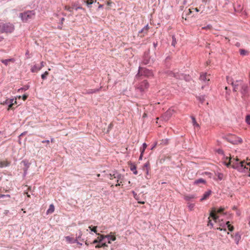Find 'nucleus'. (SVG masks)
<instances>
[{
	"instance_id": "obj_1",
	"label": "nucleus",
	"mask_w": 250,
	"mask_h": 250,
	"mask_svg": "<svg viewBox=\"0 0 250 250\" xmlns=\"http://www.w3.org/2000/svg\"><path fill=\"white\" fill-rule=\"evenodd\" d=\"M36 15L35 10H27L19 14V17L23 22H26L34 19Z\"/></svg>"
},
{
	"instance_id": "obj_2",
	"label": "nucleus",
	"mask_w": 250,
	"mask_h": 250,
	"mask_svg": "<svg viewBox=\"0 0 250 250\" xmlns=\"http://www.w3.org/2000/svg\"><path fill=\"white\" fill-rule=\"evenodd\" d=\"M224 210V208H221L217 210H216L215 208H213L212 209L210 213V216L208 217V226H210L211 227H213V224L211 222V220L210 219V218L211 217L212 219L215 222H217V220L218 219V216L216 215V213H222Z\"/></svg>"
},
{
	"instance_id": "obj_3",
	"label": "nucleus",
	"mask_w": 250,
	"mask_h": 250,
	"mask_svg": "<svg viewBox=\"0 0 250 250\" xmlns=\"http://www.w3.org/2000/svg\"><path fill=\"white\" fill-rule=\"evenodd\" d=\"M153 76L152 72L146 68L139 67L138 69V72L136 75L135 78L138 80L141 76H144L145 77H150Z\"/></svg>"
},
{
	"instance_id": "obj_4",
	"label": "nucleus",
	"mask_w": 250,
	"mask_h": 250,
	"mask_svg": "<svg viewBox=\"0 0 250 250\" xmlns=\"http://www.w3.org/2000/svg\"><path fill=\"white\" fill-rule=\"evenodd\" d=\"M14 30V26L11 23H0V34L3 33H11Z\"/></svg>"
},
{
	"instance_id": "obj_5",
	"label": "nucleus",
	"mask_w": 250,
	"mask_h": 250,
	"mask_svg": "<svg viewBox=\"0 0 250 250\" xmlns=\"http://www.w3.org/2000/svg\"><path fill=\"white\" fill-rule=\"evenodd\" d=\"M240 93L242 95V97H248L249 96L250 89L247 84L242 83L240 86Z\"/></svg>"
},
{
	"instance_id": "obj_6",
	"label": "nucleus",
	"mask_w": 250,
	"mask_h": 250,
	"mask_svg": "<svg viewBox=\"0 0 250 250\" xmlns=\"http://www.w3.org/2000/svg\"><path fill=\"white\" fill-rule=\"evenodd\" d=\"M149 86L148 83L146 80H144L140 83L136 87V90L141 92H144Z\"/></svg>"
},
{
	"instance_id": "obj_7",
	"label": "nucleus",
	"mask_w": 250,
	"mask_h": 250,
	"mask_svg": "<svg viewBox=\"0 0 250 250\" xmlns=\"http://www.w3.org/2000/svg\"><path fill=\"white\" fill-rule=\"evenodd\" d=\"M174 113V109L169 108L166 112H165L161 116V119L165 121H168Z\"/></svg>"
},
{
	"instance_id": "obj_8",
	"label": "nucleus",
	"mask_w": 250,
	"mask_h": 250,
	"mask_svg": "<svg viewBox=\"0 0 250 250\" xmlns=\"http://www.w3.org/2000/svg\"><path fill=\"white\" fill-rule=\"evenodd\" d=\"M142 62L145 65L149 64L153 62V60H151L149 56V50L145 52Z\"/></svg>"
},
{
	"instance_id": "obj_9",
	"label": "nucleus",
	"mask_w": 250,
	"mask_h": 250,
	"mask_svg": "<svg viewBox=\"0 0 250 250\" xmlns=\"http://www.w3.org/2000/svg\"><path fill=\"white\" fill-rule=\"evenodd\" d=\"M166 74L168 76L173 77L177 79H182L185 77L183 74H179V73H175L170 71L166 72Z\"/></svg>"
},
{
	"instance_id": "obj_10",
	"label": "nucleus",
	"mask_w": 250,
	"mask_h": 250,
	"mask_svg": "<svg viewBox=\"0 0 250 250\" xmlns=\"http://www.w3.org/2000/svg\"><path fill=\"white\" fill-rule=\"evenodd\" d=\"M14 103H16V101H14V99H7L4 101H0L1 104L7 105L8 106V110H9L12 107Z\"/></svg>"
},
{
	"instance_id": "obj_11",
	"label": "nucleus",
	"mask_w": 250,
	"mask_h": 250,
	"mask_svg": "<svg viewBox=\"0 0 250 250\" xmlns=\"http://www.w3.org/2000/svg\"><path fill=\"white\" fill-rule=\"evenodd\" d=\"M101 88V87H100L99 88L87 89L85 90V92L84 93L87 94L95 93L99 92Z\"/></svg>"
},
{
	"instance_id": "obj_12",
	"label": "nucleus",
	"mask_w": 250,
	"mask_h": 250,
	"mask_svg": "<svg viewBox=\"0 0 250 250\" xmlns=\"http://www.w3.org/2000/svg\"><path fill=\"white\" fill-rule=\"evenodd\" d=\"M132 193L134 196V198L138 201V203L141 204H144L145 201H141L140 200L142 199V198L140 197V194H137L136 193H135L134 191H132Z\"/></svg>"
},
{
	"instance_id": "obj_13",
	"label": "nucleus",
	"mask_w": 250,
	"mask_h": 250,
	"mask_svg": "<svg viewBox=\"0 0 250 250\" xmlns=\"http://www.w3.org/2000/svg\"><path fill=\"white\" fill-rule=\"evenodd\" d=\"M1 62L2 63L4 64L5 65H8L10 62L14 63L15 62V59L14 58H10L5 60H1Z\"/></svg>"
},
{
	"instance_id": "obj_14",
	"label": "nucleus",
	"mask_w": 250,
	"mask_h": 250,
	"mask_svg": "<svg viewBox=\"0 0 250 250\" xmlns=\"http://www.w3.org/2000/svg\"><path fill=\"white\" fill-rule=\"evenodd\" d=\"M241 84H242V82L240 81H236L235 82V83H234L233 82L231 83V84L233 86V91H237L238 89V86L240 84L241 85Z\"/></svg>"
},
{
	"instance_id": "obj_15",
	"label": "nucleus",
	"mask_w": 250,
	"mask_h": 250,
	"mask_svg": "<svg viewBox=\"0 0 250 250\" xmlns=\"http://www.w3.org/2000/svg\"><path fill=\"white\" fill-rule=\"evenodd\" d=\"M99 235V236L98 237L97 239L94 240L93 241V242L92 243V244H96L97 243L101 242L104 238V235H102V234H99V235Z\"/></svg>"
},
{
	"instance_id": "obj_16",
	"label": "nucleus",
	"mask_w": 250,
	"mask_h": 250,
	"mask_svg": "<svg viewBox=\"0 0 250 250\" xmlns=\"http://www.w3.org/2000/svg\"><path fill=\"white\" fill-rule=\"evenodd\" d=\"M210 194H211V191L210 190H209V191H208L206 192L203 194V196L201 198V199H200V201H203L204 200H205L207 199L209 197V196L210 195Z\"/></svg>"
},
{
	"instance_id": "obj_17",
	"label": "nucleus",
	"mask_w": 250,
	"mask_h": 250,
	"mask_svg": "<svg viewBox=\"0 0 250 250\" xmlns=\"http://www.w3.org/2000/svg\"><path fill=\"white\" fill-rule=\"evenodd\" d=\"M205 95H200V96H196V98L197 100H198L201 104H203V103L205 101Z\"/></svg>"
},
{
	"instance_id": "obj_18",
	"label": "nucleus",
	"mask_w": 250,
	"mask_h": 250,
	"mask_svg": "<svg viewBox=\"0 0 250 250\" xmlns=\"http://www.w3.org/2000/svg\"><path fill=\"white\" fill-rule=\"evenodd\" d=\"M55 210V207L53 204H51L49 206V208L46 211L47 214L52 213Z\"/></svg>"
},
{
	"instance_id": "obj_19",
	"label": "nucleus",
	"mask_w": 250,
	"mask_h": 250,
	"mask_svg": "<svg viewBox=\"0 0 250 250\" xmlns=\"http://www.w3.org/2000/svg\"><path fill=\"white\" fill-rule=\"evenodd\" d=\"M40 70H41V67L36 64L34 65L31 68V71L33 73L37 72Z\"/></svg>"
},
{
	"instance_id": "obj_20",
	"label": "nucleus",
	"mask_w": 250,
	"mask_h": 250,
	"mask_svg": "<svg viewBox=\"0 0 250 250\" xmlns=\"http://www.w3.org/2000/svg\"><path fill=\"white\" fill-rule=\"evenodd\" d=\"M86 3V5L88 8H91L92 7V4L93 3H95L96 2V0H86L84 1Z\"/></svg>"
},
{
	"instance_id": "obj_21",
	"label": "nucleus",
	"mask_w": 250,
	"mask_h": 250,
	"mask_svg": "<svg viewBox=\"0 0 250 250\" xmlns=\"http://www.w3.org/2000/svg\"><path fill=\"white\" fill-rule=\"evenodd\" d=\"M104 238H108L109 241L108 242V243H109V244L111 243L110 240L114 241L116 240V237L114 235H104Z\"/></svg>"
},
{
	"instance_id": "obj_22",
	"label": "nucleus",
	"mask_w": 250,
	"mask_h": 250,
	"mask_svg": "<svg viewBox=\"0 0 250 250\" xmlns=\"http://www.w3.org/2000/svg\"><path fill=\"white\" fill-rule=\"evenodd\" d=\"M149 163H146L144 165V167H143V169L146 171V173L147 174H148L149 170V169H150L149 167Z\"/></svg>"
},
{
	"instance_id": "obj_23",
	"label": "nucleus",
	"mask_w": 250,
	"mask_h": 250,
	"mask_svg": "<svg viewBox=\"0 0 250 250\" xmlns=\"http://www.w3.org/2000/svg\"><path fill=\"white\" fill-rule=\"evenodd\" d=\"M130 169L134 174H137L138 173L137 171L136 170V167L135 165H131L130 167Z\"/></svg>"
},
{
	"instance_id": "obj_24",
	"label": "nucleus",
	"mask_w": 250,
	"mask_h": 250,
	"mask_svg": "<svg viewBox=\"0 0 250 250\" xmlns=\"http://www.w3.org/2000/svg\"><path fill=\"white\" fill-rule=\"evenodd\" d=\"M149 28L148 24L145 25L143 28H142L140 31H139V33H143L144 32H145V33H146L148 29Z\"/></svg>"
},
{
	"instance_id": "obj_25",
	"label": "nucleus",
	"mask_w": 250,
	"mask_h": 250,
	"mask_svg": "<svg viewBox=\"0 0 250 250\" xmlns=\"http://www.w3.org/2000/svg\"><path fill=\"white\" fill-rule=\"evenodd\" d=\"M226 225H227V227H228V229L230 231H232L234 229V227L233 226H232L230 224V222L229 221H228L227 223H226Z\"/></svg>"
},
{
	"instance_id": "obj_26",
	"label": "nucleus",
	"mask_w": 250,
	"mask_h": 250,
	"mask_svg": "<svg viewBox=\"0 0 250 250\" xmlns=\"http://www.w3.org/2000/svg\"><path fill=\"white\" fill-rule=\"evenodd\" d=\"M88 228L89 229H90L91 230V231H93L94 232H95L96 234L97 235H99V233H97V226H94V227H93L92 226H90L88 227Z\"/></svg>"
},
{
	"instance_id": "obj_27",
	"label": "nucleus",
	"mask_w": 250,
	"mask_h": 250,
	"mask_svg": "<svg viewBox=\"0 0 250 250\" xmlns=\"http://www.w3.org/2000/svg\"><path fill=\"white\" fill-rule=\"evenodd\" d=\"M9 163L7 161H2L0 162V167H7L9 165Z\"/></svg>"
},
{
	"instance_id": "obj_28",
	"label": "nucleus",
	"mask_w": 250,
	"mask_h": 250,
	"mask_svg": "<svg viewBox=\"0 0 250 250\" xmlns=\"http://www.w3.org/2000/svg\"><path fill=\"white\" fill-rule=\"evenodd\" d=\"M239 52L240 55L242 56H245L248 54V51L243 49H240L239 50Z\"/></svg>"
},
{
	"instance_id": "obj_29",
	"label": "nucleus",
	"mask_w": 250,
	"mask_h": 250,
	"mask_svg": "<svg viewBox=\"0 0 250 250\" xmlns=\"http://www.w3.org/2000/svg\"><path fill=\"white\" fill-rule=\"evenodd\" d=\"M200 79L201 81H203L204 82H205L207 81V74L206 73H203L200 75Z\"/></svg>"
},
{
	"instance_id": "obj_30",
	"label": "nucleus",
	"mask_w": 250,
	"mask_h": 250,
	"mask_svg": "<svg viewBox=\"0 0 250 250\" xmlns=\"http://www.w3.org/2000/svg\"><path fill=\"white\" fill-rule=\"evenodd\" d=\"M114 177L117 179V182H119L121 181L122 182L123 181V176L120 174L116 175V176H114Z\"/></svg>"
},
{
	"instance_id": "obj_31",
	"label": "nucleus",
	"mask_w": 250,
	"mask_h": 250,
	"mask_svg": "<svg viewBox=\"0 0 250 250\" xmlns=\"http://www.w3.org/2000/svg\"><path fill=\"white\" fill-rule=\"evenodd\" d=\"M176 43H177V41H176V39L175 38V36L174 35H172L171 45L173 46V47H175Z\"/></svg>"
},
{
	"instance_id": "obj_32",
	"label": "nucleus",
	"mask_w": 250,
	"mask_h": 250,
	"mask_svg": "<svg viewBox=\"0 0 250 250\" xmlns=\"http://www.w3.org/2000/svg\"><path fill=\"white\" fill-rule=\"evenodd\" d=\"M205 182H205V181L204 179L201 178V179H198V180L195 181H194V184H196V185H198V184H199L200 183H203V184H204V183H205Z\"/></svg>"
},
{
	"instance_id": "obj_33",
	"label": "nucleus",
	"mask_w": 250,
	"mask_h": 250,
	"mask_svg": "<svg viewBox=\"0 0 250 250\" xmlns=\"http://www.w3.org/2000/svg\"><path fill=\"white\" fill-rule=\"evenodd\" d=\"M66 241L69 243H72L73 238L67 236L65 237Z\"/></svg>"
},
{
	"instance_id": "obj_34",
	"label": "nucleus",
	"mask_w": 250,
	"mask_h": 250,
	"mask_svg": "<svg viewBox=\"0 0 250 250\" xmlns=\"http://www.w3.org/2000/svg\"><path fill=\"white\" fill-rule=\"evenodd\" d=\"M190 118L191 120V123L192 124V125H199V124L196 122V119L194 117L191 116Z\"/></svg>"
},
{
	"instance_id": "obj_35",
	"label": "nucleus",
	"mask_w": 250,
	"mask_h": 250,
	"mask_svg": "<svg viewBox=\"0 0 250 250\" xmlns=\"http://www.w3.org/2000/svg\"><path fill=\"white\" fill-rule=\"evenodd\" d=\"M105 247H107V245L105 243H102V244H98L96 246V248H104Z\"/></svg>"
},
{
	"instance_id": "obj_36",
	"label": "nucleus",
	"mask_w": 250,
	"mask_h": 250,
	"mask_svg": "<svg viewBox=\"0 0 250 250\" xmlns=\"http://www.w3.org/2000/svg\"><path fill=\"white\" fill-rule=\"evenodd\" d=\"M49 73L47 71H45L43 74H42L41 75L42 79L43 80H45L46 79L47 76L48 75Z\"/></svg>"
},
{
	"instance_id": "obj_37",
	"label": "nucleus",
	"mask_w": 250,
	"mask_h": 250,
	"mask_svg": "<svg viewBox=\"0 0 250 250\" xmlns=\"http://www.w3.org/2000/svg\"><path fill=\"white\" fill-rule=\"evenodd\" d=\"M146 147H147L146 144V143H144L143 145V147L141 148V156L142 155L143 153L145 151Z\"/></svg>"
},
{
	"instance_id": "obj_38",
	"label": "nucleus",
	"mask_w": 250,
	"mask_h": 250,
	"mask_svg": "<svg viewBox=\"0 0 250 250\" xmlns=\"http://www.w3.org/2000/svg\"><path fill=\"white\" fill-rule=\"evenodd\" d=\"M233 157H231L230 155L229 156H224L223 158V159L224 160V164L226 165V163H225V161H226L227 162H228L229 161V160L230 159V158H232Z\"/></svg>"
},
{
	"instance_id": "obj_39",
	"label": "nucleus",
	"mask_w": 250,
	"mask_h": 250,
	"mask_svg": "<svg viewBox=\"0 0 250 250\" xmlns=\"http://www.w3.org/2000/svg\"><path fill=\"white\" fill-rule=\"evenodd\" d=\"M161 142H162L161 143L160 145H167L168 143V139L162 140L161 141Z\"/></svg>"
},
{
	"instance_id": "obj_40",
	"label": "nucleus",
	"mask_w": 250,
	"mask_h": 250,
	"mask_svg": "<svg viewBox=\"0 0 250 250\" xmlns=\"http://www.w3.org/2000/svg\"><path fill=\"white\" fill-rule=\"evenodd\" d=\"M246 122L250 125V115H247L246 117Z\"/></svg>"
},
{
	"instance_id": "obj_41",
	"label": "nucleus",
	"mask_w": 250,
	"mask_h": 250,
	"mask_svg": "<svg viewBox=\"0 0 250 250\" xmlns=\"http://www.w3.org/2000/svg\"><path fill=\"white\" fill-rule=\"evenodd\" d=\"M29 88V86L26 85L24 87H22V88H21L19 89V91H21H21H22V90L25 91V90L28 89Z\"/></svg>"
},
{
	"instance_id": "obj_42",
	"label": "nucleus",
	"mask_w": 250,
	"mask_h": 250,
	"mask_svg": "<svg viewBox=\"0 0 250 250\" xmlns=\"http://www.w3.org/2000/svg\"><path fill=\"white\" fill-rule=\"evenodd\" d=\"M211 27H212V26L210 24H208L207 26L202 27V29H206V30L210 29L211 28Z\"/></svg>"
},
{
	"instance_id": "obj_43",
	"label": "nucleus",
	"mask_w": 250,
	"mask_h": 250,
	"mask_svg": "<svg viewBox=\"0 0 250 250\" xmlns=\"http://www.w3.org/2000/svg\"><path fill=\"white\" fill-rule=\"evenodd\" d=\"M192 198H193V196H186L185 197V199L186 200H190L191 199H192Z\"/></svg>"
},
{
	"instance_id": "obj_44",
	"label": "nucleus",
	"mask_w": 250,
	"mask_h": 250,
	"mask_svg": "<svg viewBox=\"0 0 250 250\" xmlns=\"http://www.w3.org/2000/svg\"><path fill=\"white\" fill-rule=\"evenodd\" d=\"M116 176L115 174H109V178L110 180H113L114 178H115L114 177Z\"/></svg>"
},
{
	"instance_id": "obj_45",
	"label": "nucleus",
	"mask_w": 250,
	"mask_h": 250,
	"mask_svg": "<svg viewBox=\"0 0 250 250\" xmlns=\"http://www.w3.org/2000/svg\"><path fill=\"white\" fill-rule=\"evenodd\" d=\"M194 207V205L192 204H190L188 205V208L190 210H192Z\"/></svg>"
},
{
	"instance_id": "obj_46",
	"label": "nucleus",
	"mask_w": 250,
	"mask_h": 250,
	"mask_svg": "<svg viewBox=\"0 0 250 250\" xmlns=\"http://www.w3.org/2000/svg\"><path fill=\"white\" fill-rule=\"evenodd\" d=\"M4 197H7L8 198H10V195H8V194H7V195L0 194V198H3Z\"/></svg>"
},
{
	"instance_id": "obj_47",
	"label": "nucleus",
	"mask_w": 250,
	"mask_h": 250,
	"mask_svg": "<svg viewBox=\"0 0 250 250\" xmlns=\"http://www.w3.org/2000/svg\"><path fill=\"white\" fill-rule=\"evenodd\" d=\"M123 182L122 181H119V182H117V184H116V186L117 187V186H120L121 185H123Z\"/></svg>"
},
{
	"instance_id": "obj_48",
	"label": "nucleus",
	"mask_w": 250,
	"mask_h": 250,
	"mask_svg": "<svg viewBox=\"0 0 250 250\" xmlns=\"http://www.w3.org/2000/svg\"><path fill=\"white\" fill-rule=\"evenodd\" d=\"M27 97H28V96L27 95L24 94L22 96V99L24 101V100H26V99L27 98Z\"/></svg>"
},
{
	"instance_id": "obj_49",
	"label": "nucleus",
	"mask_w": 250,
	"mask_h": 250,
	"mask_svg": "<svg viewBox=\"0 0 250 250\" xmlns=\"http://www.w3.org/2000/svg\"><path fill=\"white\" fill-rule=\"evenodd\" d=\"M217 152L219 154H224L223 151L222 149H218Z\"/></svg>"
},
{
	"instance_id": "obj_50",
	"label": "nucleus",
	"mask_w": 250,
	"mask_h": 250,
	"mask_svg": "<svg viewBox=\"0 0 250 250\" xmlns=\"http://www.w3.org/2000/svg\"><path fill=\"white\" fill-rule=\"evenodd\" d=\"M153 45L154 47L155 48H156V47H157V46L158 45V42H153Z\"/></svg>"
},
{
	"instance_id": "obj_51",
	"label": "nucleus",
	"mask_w": 250,
	"mask_h": 250,
	"mask_svg": "<svg viewBox=\"0 0 250 250\" xmlns=\"http://www.w3.org/2000/svg\"><path fill=\"white\" fill-rule=\"evenodd\" d=\"M216 229H219L220 230H224V231L226 230V228L224 229V228H221V227L217 228Z\"/></svg>"
},
{
	"instance_id": "obj_52",
	"label": "nucleus",
	"mask_w": 250,
	"mask_h": 250,
	"mask_svg": "<svg viewBox=\"0 0 250 250\" xmlns=\"http://www.w3.org/2000/svg\"><path fill=\"white\" fill-rule=\"evenodd\" d=\"M44 63L43 62H41V65L40 66H39L40 67H41V69L44 66Z\"/></svg>"
},
{
	"instance_id": "obj_53",
	"label": "nucleus",
	"mask_w": 250,
	"mask_h": 250,
	"mask_svg": "<svg viewBox=\"0 0 250 250\" xmlns=\"http://www.w3.org/2000/svg\"><path fill=\"white\" fill-rule=\"evenodd\" d=\"M65 9H66L67 10L70 11V12H71L72 11V8L71 7H68V8H65Z\"/></svg>"
},
{
	"instance_id": "obj_54",
	"label": "nucleus",
	"mask_w": 250,
	"mask_h": 250,
	"mask_svg": "<svg viewBox=\"0 0 250 250\" xmlns=\"http://www.w3.org/2000/svg\"><path fill=\"white\" fill-rule=\"evenodd\" d=\"M42 143H47V144H49V140H45V141H42Z\"/></svg>"
},
{
	"instance_id": "obj_55",
	"label": "nucleus",
	"mask_w": 250,
	"mask_h": 250,
	"mask_svg": "<svg viewBox=\"0 0 250 250\" xmlns=\"http://www.w3.org/2000/svg\"><path fill=\"white\" fill-rule=\"evenodd\" d=\"M78 243V241H77V239H74L73 238V242H72V243Z\"/></svg>"
},
{
	"instance_id": "obj_56",
	"label": "nucleus",
	"mask_w": 250,
	"mask_h": 250,
	"mask_svg": "<svg viewBox=\"0 0 250 250\" xmlns=\"http://www.w3.org/2000/svg\"><path fill=\"white\" fill-rule=\"evenodd\" d=\"M82 9V7H80V6L77 7L75 8V10L77 11L78 9Z\"/></svg>"
},
{
	"instance_id": "obj_57",
	"label": "nucleus",
	"mask_w": 250,
	"mask_h": 250,
	"mask_svg": "<svg viewBox=\"0 0 250 250\" xmlns=\"http://www.w3.org/2000/svg\"><path fill=\"white\" fill-rule=\"evenodd\" d=\"M225 89L226 90V93L227 94H228L229 95V90L228 89V87L226 86L225 87Z\"/></svg>"
},
{
	"instance_id": "obj_58",
	"label": "nucleus",
	"mask_w": 250,
	"mask_h": 250,
	"mask_svg": "<svg viewBox=\"0 0 250 250\" xmlns=\"http://www.w3.org/2000/svg\"><path fill=\"white\" fill-rule=\"evenodd\" d=\"M103 7V5L102 4H100L99 7H98V9H100V8H102Z\"/></svg>"
},
{
	"instance_id": "obj_59",
	"label": "nucleus",
	"mask_w": 250,
	"mask_h": 250,
	"mask_svg": "<svg viewBox=\"0 0 250 250\" xmlns=\"http://www.w3.org/2000/svg\"><path fill=\"white\" fill-rule=\"evenodd\" d=\"M64 20V18H61V23H62V22Z\"/></svg>"
},
{
	"instance_id": "obj_60",
	"label": "nucleus",
	"mask_w": 250,
	"mask_h": 250,
	"mask_svg": "<svg viewBox=\"0 0 250 250\" xmlns=\"http://www.w3.org/2000/svg\"><path fill=\"white\" fill-rule=\"evenodd\" d=\"M51 142L54 143V139L53 138L51 139Z\"/></svg>"
},
{
	"instance_id": "obj_61",
	"label": "nucleus",
	"mask_w": 250,
	"mask_h": 250,
	"mask_svg": "<svg viewBox=\"0 0 250 250\" xmlns=\"http://www.w3.org/2000/svg\"><path fill=\"white\" fill-rule=\"evenodd\" d=\"M195 10L196 12H198V11H199V9H198L197 8H195Z\"/></svg>"
},
{
	"instance_id": "obj_62",
	"label": "nucleus",
	"mask_w": 250,
	"mask_h": 250,
	"mask_svg": "<svg viewBox=\"0 0 250 250\" xmlns=\"http://www.w3.org/2000/svg\"><path fill=\"white\" fill-rule=\"evenodd\" d=\"M110 128V126H108V129H107V132H108L109 129Z\"/></svg>"
},
{
	"instance_id": "obj_63",
	"label": "nucleus",
	"mask_w": 250,
	"mask_h": 250,
	"mask_svg": "<svg viewBox=\"0 0 250 250\" xmlns=\"http://www.w3.org/2000/svg\"><path fill=\"white\" fill-rule=\"evenodd\" d=\"M144 118L146 117V113H144V115H143V116Z\"/></svg>"
},
{
	"instance_id": "obj_64",
	"label": "nucleus",
	"mask_w": 250,
	"mask_h": 250,
	"mask_svg": "<svg viewBox=\"0 0 250 250\" xmlns=\"http://www.w3.org/2000/svg\"><path fill=\"white\" fill-rule=\"evenodd\" d=\"M85 244L87 246H88V243L87 242H85Z\"/></svg>"
}]
</instances>
